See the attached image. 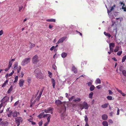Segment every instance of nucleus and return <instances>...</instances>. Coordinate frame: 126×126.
Here are the masks:
<instances>
[{
  "label": "nucleus",
  "instance_id": "nucleus-1",
  "mask_svg": "<svg viewBox=\"0 0 126 126\" xmlns=\"http://www.w3.org/2000/svg\"><path fill=\"white\" fill-rule=\"evenodd\" d=\"M34 74L37 78L42 79L43 77V75L41 70L39 68L36 69L34 71Z\"/></svg>",
  "mask_w": 126,
  "mask_h": 126
},
{
  "label": "nucleus",
  "instance_id": "nucleus-2",
  "mask_svg": "<svg viewBox=\"0 0 126 126\" xmlns=\"http://www.w3.org/2000/svg\"><path fill=\"white\" fill-rule=\"evenodd\" d=\"M15 122L17 126H19L20 124V123H22L23 121L22 118L20 117H17L15 119Z\"/></svg>",
  "mask_w": 126,
  "mask_h": 126
},
{
  "label": "nucleus",
  "instance_id": "nucleus-3",
  "mask_svg": "<svg viewBox=\"0 0 126 126\" xmlns=\"http://www.w3.org/2000/svg\"><path fill=\"white\" fill-rule=\"evenodd\" d=\"M80 107L81 110L83 109L87 110L89 108L88 105L87 103L84 101L83 102V104H80Z\"/></svg>",
  "mask_w": 126,
  "mask_h": 126
},
{
  "label": "nucleus",
  "instance_id": "nucleus-4",
  "mask_svg": "<svg viewBox=\"0 0 126 126\" xmlns=\"http://www.w3.org/2000/svg\"><path fill=\"white\" fill-rule=\"evenodd\" d=\"M30 60L31 58H30L24 59L21 62V65L23 66H24L28 64L30 62Z\"/></svg>",
  "mask_w": 126,
  "mask_h": 126
},
{
  "label": "nucleus",
  "instance_id": "nucleus-5",
  "mask_svg": "<svg viewBox=\"0 0 126 126\" xmlns=\"http://www.w3.org/2000/svg\"><path fill=\"white\" fill-rule=\"evenodd\" d=\"M55 103L58 106H60L61 105L62 106L63 108H65L66 109L65 105L63 104L61 101L59 100H57L55 101Z\"/></svg>",
  "mask_w": 126,
  "mask_h": 126
},
{
  "label": "nucleus",
  "instance_id": "nucleus-6",
  "mask_svg": "<svg viewBox=\"0 0 126 126\" xmlns=\"http://www.w3.org/2000/svg\"><path fill=\"white\" fill-rule=\"evenodd\" d=\"M38 57L37 55H35L33 57L32 59V63L34 64L36 63L39 61Z\"/></svg>",
  "mask_w": 126,
  "mask_h": 126
},
{
  "label": "nucleus",
  "instance_id": "nucleus-7",
  "mask_svg": "<svg viewBox=\"0 0 126 126\" xmlns=\"http://www.w3.org/2000/svg\"><path fill=\"white\" fill-rule=\"evenodd\" d=\"M9 99V97L6 96L4 97L1 100V101H2L3 103H5L7 102Z\"/></svg>",
  "mask_w": 126,
  "mask_h": 126
},
{
  "label": "nucleus",
  "instance_id": "nucleus-8",
  "mask_svg": "<svg viewBox=\"0 0 126 126\" xmlns=\"http://www.w3.org/2000/svg\"><path fill=\"white\" fill-rule=\"evenodd\" d=\"M66 37H63L60 39L56 43V44H58L60 43H62L66 38Z\"/></svg>",
  "mask_w": 126,
  "mask_h": 126
},
{
  "label": "nucleus",
  "instance_id": "nucleus-9",
  "mask_svg": "<svg viewBox=\"0 0 126 126\" xmlns=\"http://www.w3.org/2000/svg\"><path fill=\"white\" fill-rule=\"evenodd\" d=\"M24 81L22 79H20L19 81V85L20 87H22L23 86Z\"/></svg>",
  "mask_w": 126,
  "mask_h": 126
},
{
  "label": "nucleus",
  "instance_id": "nucleus-10",
  "mask_svg": "<svg viewBox=\"0 0 126 126\" xmlns=\"http://www.w3.org/2000/svg\"><path fill=\"white\" fill-rule=\"evenodd\" d=\"M72 71H73L75 73H77V69L74 66H73L72 67Z\"/></svg>",
  "mask_w": 126,
  "mask_h": 126
},
{
  "label": "nucleus",
  "instance_id": "nucleus-11",
  "mask_svg": "<svg viewBox=\"0 0 126 126\" xmlns=\"http://www.w3.org/2000/svg\"><path fill=\"white\" fill-rule=\"evenodd\" d=\"M17 114H19V112H18V113H17L16 111H14L13 113H12V115L13 117H16L17 116Z\"/></svg>",
  "mask_w": 126,
  "mask_h": 126
},
{
  "label": "nucleus",
  "instance_id": "nucleus-12",
  "mask_svg": "<svg viewBox=\"0 0 126 126\" xmlns=\"http://www.w3.org/2000/svg\"><path fill=\"white\" fill-rule=\"evenodd\" d=\"M116 5H113L112 6L110 10H107V12L108 13H110L114 9V7H115Z\"/></svg>",
  "mask_w": 126,
  "mask_h": 126
},
{
  "label": "nucleus",
  "instance_id": "nucleus-13",
  "mask_svg": "<svg viewBox=\"0 0 126 126\" xmlns=\"http://www.w3.org/2000/svg\"><path fill=\"white\" fill-rule=\"evenodd\" d=\"M51 81L53 85V87L54 88L56 83L54 79L52 78L51 79Z\"/></svg>",
  "mask_w": 126,
  "mask_h": 126
},
{
  "label": "nucleus",
  "instance_id": "nucleus-14",
  "mask_svg": "<svg viewBox=\"0 0 126 126\" xmlns=\"http://www.w3.org/2000/svg\"><path fill=\"white\" fill-rule=\"evenodd\" d=\"M102 119L104 120H106L108 118V116L106 114H104L102 116Z\"/></svg>",
  "mask_w": 126,
  "mask_h": 126
},
{
  "label": "nucleus",
  "instance_id": "nucleus-15",
  "mask_svg": "<svg viewBox=\"0 0 126 126\" xmlns=\"http://www.w3.org/2000/svg\"><path fill=\"white\" fill-rule=\"evenodd\" d=\"M12 113L13 112L11 110L9 111L7 114L8 117H11L12 115Z\"/></svg>",
  "mask_w": 126,
  "mask_h": 126
},
{
  "label": "nucleus",
  "instance_id": "nucleus-16",
  "mask_svg": "<svg viewBox=\"0 0 126 126\" xmlns=\"http://www.w3.org/2000/svg\"><path fill=\"white\" fill-rule=\"evenodd\" d=\"M44 112H42L38 116L39 118H43L44 116Z\"/></svg>",
  "mask_w": 126,
  "mask_h": 126
},
{
  "label": "nucleus",
  "instance_id": "nucleus-17",
  "mask_svg": "<svg viewBox=\"0 0 126 126\" xmlns=\"http://www.w3.org/2000/svg\"><path fill=\"white\" fill-rule=\"evenodd\" d=\"M102 124L104 126H108V122L106 121H103Z\"/></svg>",
  "mask_w": 126,
  "mask_h": 126
},
{
  "label": "nucleus",
  "instance_id": "nucleus-18",
  "mask_svg": "<svg viewBox=\"0 0 126 126\" xmlns=\"http://www.w3.org/2000/svg\"><path fill=\"white\" fill-rule=\"evenodd\" d=\"M115 46V44L114 43H111L109 44V48H113Z\"/></svg>",
  "mask_w": 126,
  "mask_h": 126
},
{
  "label": "nucleus",
  "instance_id": "nucleus-19",
  "mask_svg": "<svg viewBox=\"0 0 126 126\" xmlns=\"http://www.w3.org/2000/svg\"><path fill=\"white\" fill-rule=\"evenodd\" d=\"M13 88V86H11L9 89L8 90V91H7V93L9 94L10 93L12 90Z\"/></svg>",
  "mask_w": 126,
  "mask_h": 126
},
{
  "label": "nucleus",
  "instance_id": "nucleus-20",
  "mask_svg": "<svg viewBox=\"0 0 126 126\" xmlns=\"http://www.w3.org/2000/svg\"><path fill=\"white\" fill-rule=\"evenodd\" d=\"M46 21L48 22H56L55 19L52 18L47 19Z\"/></svg>",
  "mask_w": 126,
  "mask_h": 126
},
{
  "label": "nucleus",
  "instance_id": "nucleus-21",
  "mask_svg": "<svg viewBox=\"0 0 126 126\" xmlns=\"http://www.w3.org/2000/svg\"><path fill=\"white\" fill-rule=\"evenodd\" d=\"M67 55V54L65 52H63L62 54V57L63 58H65Z\"/></svg>",
  "mask_w": 126,
  "mask_h": 126
},
{
  "label": "nucleus",
  "instance_id": "nucleus-22",
  "mask_svg": "<svg viewBox=\"0 0 126 126\" xmlns=\"http://www.w3.org/2000/svg\"><path fill=\"white\" fill-rule=\"evenodd\" d=\"M95 83L96 84H100L101 83L100 80L99 78H97L95 81Z\"/></svg>",
  "mask_w": 126,
  "mask_h": 126
},
{
  "label": "nucleus",
  "instance_id": "nucleus-23",
  "mask_svg": "<svg viewBox=\"0 0 126 126\" xmlns=\"http://www.w3.org/2000/svg\"><path fill=\"white\" fill-rule=\"evenodd\" d=\"M73 101L75 102H79L81 101L79 97L77 98H75L73 100Z\"/></svg>",
  "mask_w": 126,
  "mask_h": 126
},
{
  "label": "nucleus",
  "instance_id": "nucleus-24",
  "mask_svg": "<svg viewBox=\"0 0 126 126\" xmlns=\"http://www.w3.org/2000/svg\"><path fill=\"white\" fill-rule=\"evenodd\" d=\"M104 33L106 36H108L109 38L111 36V35L110 33H107L106 32H104Z\"/></svg>",
  "mask_w": 126,
  "mask_h": 126
},
{
  "label": "nucleus",
  "instance_id": "nucleus-25",
  "mask_svg": "<svg viewBox=\"0 0 126 126\" xmlns=\"http://www.w3.org/2000/svg\"><path fill=\"white\" fill-rule=\"evenodd\" d=\"M95 88V87L94 85H91L90 88V90L91 91H92Z\"/></svg>",
  "mask_w": 126,
  "mask_h": 126
},
{
  "label": "nucleus",
  "instance_id": "nucleus-26",
  "mask_svg": "<svg viewBox=\"0 0 126 126\" xmlns=\"http://www.w3.org/2000/svg\"><path fill=\"white\" fill-rule=\"evenodd\" d=\"M119 47L118 46H116L114 51V52H116L118 51L119 50Z\"/></svg>",
  "mask_w": 126,
  "mask_h": 126
},
{
  "label": "nucleus",
  "instance_id": "nucleus-27",
  "mask_svg": "<svg viewBox=\"0 0 126 126\" xmlns=\"http://www.w3.org/2000/svg\"><path fill=\"white\" fill-rule=\"evenodd\" d=\"M101 107L103 108H106L108 106V104L105 103L101 105Z\"/></svg>",
  "mask_w": 126,
  "mask_h": 126
},
{
  "label": "nucleus",
  "instance_id": "nucleus-28",
  "mask_svg": "<svg viewBox=\"0 0 126 126\" xmlns=\"http://www.w3.org/2000/svg\"><path fill=\"white\" fill-rule=\"evenodd\" d=\"M126 59V55L123 57L122 61V62L123 63L124 62Z\"/></svg>",
  "mask_w": 126,
  "mask_h": 126
},
{
  "label": "nucleus",
  "instance_id": "nucleus-29",
  "mask_svg": "<svg viewBox=\"0 0 126 126\" xmlns=\"http://www.w3.org/2000/svg\"><path fill=\"white\" fill-rule=\"evenodd\" d=\"M15 80L14 81V83H16L18 79V76H16L15 77Z\"/></svg>",
  "mask_w": 126,
  "mask_h": 126
},
{
  "label": "nucleus",
  "instance_id": "nucleus-30",
  "mask_svg": "<svg viewBox=\"0 0 126 126\" xmlns=\"http://www.w3.org/2000/svg\"><path fill=\"white\" fill-rule=\"evenodd\" d=\"M85 119L84 120L86 123H87L88 121V118L87 117V116L85 115L84 116Z\"/></svg>",
  "mask_w": 126,
  "mask_h": 126
},
{
  "label": "nucleus",
  "instance_id": "nucleus-31",
  "mask_svg": "<svg viewBox=\"0 0 126 126\" xmlns=\"http://www.w3.org/2000/svg\"><path fill=\"white\" fill-rule=\"evenodd\" d=\"M107 98L108 100H112V97L111 96H108L107 97Z\"/></svg>",
  "mask_w": 126,
  "mask_h": 126
},
{
  "label": "nucleus",
  "instance_id": "nucleus-32",
  "mask_svg": "<svg viewBox=\"0 0 126 126\" xmlns=\"http://www.w3.org/2000/svg\"><path fill=\"white\" fill-rule=\"evenodd\" d=\"M51 117V115H49V116H48V117L47 118V122L49 123L50 121V119Z\"/></svg>",
  "mask_w": 126,
  "mask_h": 126
},
{
  "label": "nucleus",
  "instance_id": "nucleus-33",
  "mask_svg": "<svg viewBox=\"0 0 126 126\" xmlns=\"http://www.w3.org/2000/svg\"><path fill=\"white\" fill-rule=\"evenodd\" d=\"M93 94V92H91L89 94V98H92Z\"/></svg>",
  "mask_w": 126,
  "mask_h": 126
},
{
  "label": "nucleus",
  "instance_id": "nucleus-34",
  "mask_svg": "<svg viewBox=\"0 0 126 126\" xmlns=\"http://www.w3.org/2000/svg\"><path fill=\"white\" fill-rule=\"evenodd\" d=\"M31 78L30 77H28L27 78V81L28 82V83H29V84L31 82Z\"/></svg>",
  "mask_w": 126,
  "mask_h": 126
},
{
  "label": "nucleus",
  "instance_id": "nucleus-35",
  "mask_svg": "<svg viewBox=\"0 0 126 126\" xmlns=\"http://www.w3.org/2000/svg\"><path fill=\"white\" fill-rule=\"evenodd\" d=\"M48 73L49 77L51 78L52 77V73L49 71H48Z\"/></svg>",
  "mask_w": 126,
  "mask_h": 126
},
{
  "label": "nucleus",
  "instance_id": "nucleus-36",
  "mask_svg": "<svg viewBox=\"0 0 126 126\" xmlns=\"http://www.w3.org/2000/svg\"><path fill=\"white\" fill-rule=\"evenodd\" d=\"M12 63V61H10L9 63V65H8V67L10 68V67H11Z\"/></svg>",
  "mask_w": 126,
  "mask_h": 126
},
{
  "label": "nucleus",
  "instance_id": "nucleus-37",
  "mask_svg": "<svg viewBox=\"0 0 126 126\" xmlns=\"http://www.w3.org/2000/svg\"><path fill=\"white\" fill-rule=\"evenodd\" d=\"M122 72L124 76H126V71L125 70H124L122 71Z\"/></svg>",
  "mask_w": 126,
  "mask_h": 126
},
{
  "label": "nucleus",
  "instance_id": "nucleus-38",
  "mask_svg": "<svg viewBox=\"0 0 126 126\" xmlns=\"http://www.w3.org/2000/svg\"><path fill=\"white\" fill-rule=\"evenodd\" d=\"M49 111V112L51 111H52L53 110V108H51V107H49L47 109Z\"/></svg>",
  "mask_w": 126,
  "mask_h": 126
},
{
  "label": "nucleus",
  "instance_id": "nucleus-39",
  "mask_svg": "<svg viewBox=\"0 0 126 126\" xmlns=\"http://www.w3.org/2000/svg\"><path fill=\"white\" fill-rule=\"evenodd\" d=\"M74 96H73L70 98H68L69 101H72V100L74 99Z\"/></svg>",
  "mask_w": 126,
  "mask_h": 126
},
{
  "label": "nucleus",
  "instance_id": "nucleus-40",
  "mask_svg": "<svg viewBox=\"0 0 126 126\" xmlns=\"http://www.w3.org/2000/svg\"><path fill=\"white\" fill-rule=\"evenodd\" d=\"M122 53V51H119L117 53V55L118 56H120L121 55Z\"/></svg>",
  "mask_w": 126,
  "mask_h": 126
},
{
  "label": "nucleus",
  "instance_id": "nucleus-41",
  "mask_svg": "<svg viewBox=\"0 0 126 126\" xmlns=\"http://www.w3.org/2000/svg\"><path fill=\"white\" fill-rule=\"evenodd\" d=\"M108 91L109 92V95H112L113 94V93L110 90H108Z\"/></svg>",
  "mask_w": 126,
  "mask_h": 126
},
{
  "label": "nucleus",
  "instance_id": "nucleus-42",
  "mask_svg": "<svg viewBox=\"0 0 126 126\" xmlns=\"http://www.w3.org/2000/svg\"><path fill=\"white\" fill-rule=\"evenodd\" d=\"M35 46V44L33 43H31V45L30 46V47L31 48H32Z\"/></svg>",
  "mask_w": 126,
  "mask_h": 126
},
{
  "label": "nucleus",
  "instance_id": "nucleus-43",
  "mask_svg": "<svg viewBox=\"0 0 126 126\" xmlns=\"http://www.w3.org/2000/svg\"><path fill=\"white\" fill-rule=\"evenodd\" d=\"M49 114H44V116L43 117V118H45V117H48V116H49V115H50Z\"/></svg>",
  "mask_w": 126,
  "mask_h": 126
},
{
  "label": "nucleus",
  "instance_id": "nucleus-44",
  "mask_svg": "<svg viewBox=\"0 0 126 126\" xmlns=\"http://www.w3.org/2000/svg\"><path fill=\"white\" fill-rule=\"evenodd\" d=\"M116 90L118 92L120 93L121 94L123 92L121 90L118 89V88H116Z\"/></svg>",
  "mask_w": 126,
  "mask_h": 126
},
{
  "label": "nucleus",
  "instance_id": "nucleus-45",
  "mask_svg": "<svg viewBox=\"0 0 126 126\" xmlns=\"http://www.w3.org/2000/svg\"><path fill=\"white\" fill-rule=\"evenodd\" d=\"M43 124V121H40L39 123V126H41Z\"/></svg>",
  "mask_w": 126,
  "mask_h": 126
},
{
  "label": "nucleus",
  "instance_id": "nucleus-46",
  "mask_svg": "<svg viewBox=\"0 0 126 126\" xmlns=\"http://www.w3.org/2000/svg\"><path fill=\"white\" fill-rule=\"evenodd\" d=\"M124 6H123L122 7V9L124 11H126V8L125 7H124Z\"/></svg>",
  "mask_w": 126,
  "mask_h": 126
},
{
  "label": "nucleus",
  "instance_id": "nucleus-47",
  "mask_svg": "<svg viewBox=\"0 0 126 126\" xmlns=\"http://www.w3.org/2000/svg\"><path fill=\"white\" fill-rule=\"evenodd\" d=\"M24 74L23 73V72H21V74L20 75H19V77H21V78H22L24 76Z\"/></svg>",
  "mask_w": 126,
  "mask_h": 126
},
{
  "label": "nucleus",
  "instance_id": "nucleus-48",
  "mask_svg": "<svg viewBox=\"0 0 126 126\" xmlns=\"http://www.w3.org/2000/svg\"><path fill=\"white\" fill-rule=\"evenodd\" d=\"M23 6H21V7H19V11L20 12L21 11V10L23 8Z\"/></svg>",
  "mask_w": 126,
  "mask_h": 126
},
{
  "label": "nucleus",
  "instance_id": "nucleus-49",
  "mask_svg": "<svg viewBox=\"0 0 126 126\" xmlns=\"http://www.w3.org/2000/svg\"><path fill=\"white\" fill-rule=\"evenodd\" d=\"M117 108L118 109L117 114V115H119V110L118 108L117 107Z\"/></svg>",
  "mask_w": 126,
  "mask_h": 126
},
{
  "label": "nucleus",
  "instance_id": "nucleus-50",
  "mask_svg": "<svg viewBox=\"0 0 126 126\" xmlns=\"http://www.w3.org/2000/svg\"><path fill=\"white\" fill-rule=\"evenodd\" d=\"M86 84H87L89 86H90L92 84V83L91 82H89L87 83Z\"/></svg>",
  "mask_w": 126,
  "mask_h": 126
},
{
  "label": "nucleus",
  "instance_id": "nucleus-51",
  "mask_svg": "<svg viewBox=\"0 0 126 126\" xmlns=\"http://www.w3.org/2000/svg\"><path fill=\"white\" fill-rule=\"evenodd\" d=\"M33 118L32 117L30 119H28V120L30 122H32V120Z\"/></svg>",
  "mask_w": 126,
  "mask_h": 126
},
{
  "label": "nucleus",
  "instance_id": "nucleus-52",
  "mask_svg": "<svg viewBox=\"0 0 126 126\" xmlns=\"http://www.w3.org/2000/svg\"><path fill=\"white\" fill-rule=\"evenodd\" d=\"M41 97V96H39V95H38V96L37 97V98H36V100H37V101H38L39 100V99H40V97Z\"/></svg>",
  "mask_w": 126,
  "mask_h": 126
},
{
  "label": "nucleus",
  "instance_id": "nucleus-53",
  "mask_svg": "<svg viewBox=\"0 0 126 126\" xmlns=\"http://www.w3.org/2000/svg\"><path fill=\"white\" fill-rule=\"evenodd\" d=\"M3 33V31L2 30H1L0 31V36L2 35Z\"/></svg>",
  "mask_w": 126,
  "mask_h": 126
},
{
  "label": "nucleus",
  "instance_id": "nucleus-54",
  "mask_svg": "<svg viewBox=\"0 0 126 126\" xmlns=\"http://www.w3.org/2000/svg\"><path fill=\"white\" fill-rule=\"evenodd\" d=\"M19 103V101H16L15 103L14 104V106H16Z\"/></svg>",
  "mask_w": 126,
  "mask_h": 126
},
{
  "label": "nucleus",
  "instance_id": "nucleus-55",
  "mask_svg": "<svg viewBox=\"0 0 126 126\" xmlns=\"http://www.w3.org/2000/svg\"><path fill=\"white\" fill-rule=\"evenodd\" d=\"M55 48V47L54 46H53L50 48V50L51 51H52Z\"/></svg>",
  "mask_w": 126,
  "mask_h": 126
},
{
  "label": "nucleus",
  "instance_id": "nucleus-56",
  "mask_svg": "<svg viewBox=\"0 0 126 126\" xmlns=\"http://www.w3.org/2000/svg\"><path fill=\"white\" fill-rule=\"evenodd\" d=\"M44 111H45L46 113L49 112L48 109H47V110H46V109H45L44 110Z\"/></svg>",
  "mask_w": 126,
  "mask_h": 126
},
{
  "label": "nucleus",
  "instance_id": "nucleus-57",
  "mask_svg": "<svg viewBox=\"0 0 126 126\" xmlns=\"http://www.w3.org/2000/svg\"><path fill=\"white\" fill-rule=\"evenodd\" d=\"M7 84V83H5V82L4 83H3V84H2V87H5L6 86V85Z\"/></svg>",
  "mask_w": 126,
  "mask_h": 126
},
{
  "label": "nucleus",
  "instance_id": "nucleus-58",
  "mask_svg": "<svg viewBox=\"0 0 126 126\" xmlns=\"http://www.w3.org/2000/svg\"><path fill=\"white\" fill-rule=\"evenodd\" d=\"M110 48V52H113V51H114L113 50V48H112L110 47V48Z\"/></svg>",
  "mask_w": 126,
  "mask_h": 126
},
{
  "label": "nucleus",
  "instance_id": "nucleus-59",
  "mask_svg": "<svg viewBox=\"0 0 126 126\" xmlns=\"http://www.w3.org/2000/svg\"><path fill=\"white\" fill-rule=\"evenodd\" d=\"M101 85H99L96 86V87L98 89H99L101 88Z\"/></svg>",
  "mask_w": 126,
  "mask_h": 126
},
{
  "label": "nucleus",
  "instance_id": "nucleus-60",
  "mask_svg": "<svg viewBox=\"0 0 126 126\" xmlns=\"http://www.w3.org/2000/svg\"><path fill=\"white\" fill-rule=\"evenodd\" d=\"M4 107L2 108V110L0 111V114L2 113L3 112Z\"/></svg>",
  "mask_w": 126,
  "mask_h": 126
},
{
  "label": "nucleus",
  "instance_id": "nucleus-61",
  "mask_svg": "<svg viewBox=\"0 0 126 126\" xmlns=\"http://www.w3.org/2000/svg\"><path fill=\"white\" fill-rule=\"evenodd\" d=\"M53 26L51 24H50L49 26V28L50 29H51L53 27Z\"/></svg>",
  "mask_w": 126,
  "mask_h": 126
},
{
  "label": "nucleus",
  "instance_id": "nucleus-62",
  "mask_svg": "<svg viewBox=\"0 0 126 126\" xmlns=\"http://www.w3.org/2000/svg\"><path fill=\"white\" fill-rule=\"evenodd\" d=\"M10 68L8 67V68H6L4 70L5 71H7L9 69H10Z\"/></svg>",
  "mask_w": 126,
  "mask_h": 126
},
{
  "label": "nucleus",
  "instance_id": "nucleus-63",
  "mask_svg": "<svg viewBox=\"0 0 126 126\" xmlns=\"http://www.w3.org/2000/svg\"><path fill=\"white\" fill-rule=\"evenodd\" d=\"M65 95H66V97L68 98H69V97L68 96V94L67 93H66L65 94Z\"/></svg>",
  "mask_w": 126,
  "mask_h": 126
},
{
  "label": "nucleus",
  "instance_id": "nucleus-64",
  "mask_svg": "<svg viewBox=\"0 0 126 126\" xmlns=\"http://www.w3.org/2000/svg\"><path fill=\"white\" fill-rule=\"evenodd\" d=\"M76 32H77V33H79V34L81 36H82V34L81 33H80V32H78V31H77V30H76Z\"/></svg>",
  "mask_w": 126,
  "mask_h": 126
}]
</instances>
